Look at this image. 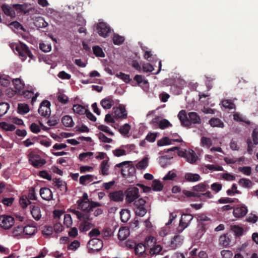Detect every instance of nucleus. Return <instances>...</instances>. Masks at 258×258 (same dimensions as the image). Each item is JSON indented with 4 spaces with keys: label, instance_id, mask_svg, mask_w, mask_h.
Instances as JSON below:
<instances>
[{
    "label": "nucleus",
    "instance_id": "obj_51",
    "mask_svg": "<svg viewBox=\"0 0 258 258\" xmlns=\"http://www.w3.org/2000/svg\"><path fill=\"white\" fill-rule=\"evenodd\" d=\"M238 169L244 175L249 176L251 174V168L249 166L239 167Z\"/></svg>",
    "mask_w": 258,
    "mask_h": 258
},
{
    "label": "nucleus",
    "instance_id": "obj_35",
    "mask_svg": "<svg viewBox=\"0 0 258 258\" xmlns=\"http://www.w3.org/2000/svg\"><path fill=\"white\" fill-rule=\"evenodd\" d=\"M73 110L75 113L80 115H83L85 114L87 109H86L85 107L81 105L75 104L73 106Z\"/></svg>",
    "mask_w": 258,
    "mask_h": 258
},
{
    "label": "nucleus",
    "instance_id": "obj_30",
    "mask_svg": "<svg viewBox=\"0 0 258 258\" xmlns=\"http://www.w3.org/2000/svg\"><path fill=\"white\" fill-rule=\"evenodd\" d=\"M209 123L212 127L223 128L224 126L223 121L218 118L212 117L209 120Z\"/></svg>",
    "mask_w": 258,
    "mask_h": 258
},
{
    "label": "nucleus",
    "instance_id": "obj_57",
    "mask_svg": "<svg viewBox=\"0 0 258 258\" xmlns=\"http://www.w3.org/2000/svg\"><path fill=\"white\" fill-rule=\"evenodd\" d=\"M112 234V231L110 228H106L104 229L101 233L102 237L104 239H107L110 237Z\"/></svg>",
    "mask_w": 258,
    "mask_h": 258
},
{
    "label": "nucleus",
    "instance_id": "obj_48",
    "mask_svg": "<svg viewBox=\"0 0 258 258\" xmlns=\"http://www.w3.org/2000/svg\"><path fill=\"white\" fill-rule=\"evenodd\" d=\"M112 40L115 45H120L124 42V38L118 34H114Z\"/></svg>",
    "mask_w": 258,
    "mask_h": 258
},
{
    "label": "nucleus",
    "instance_id": "obj_1",
    "mask_svg": "<svg viewBox=\"0 0 258 258\" xmlns=\"http://www.w3.org/2000/svg\"><path fill=\"white\" fill-rule=\"evenodd\" d=\"M11 47L15 53L19 55L23 61L26 59L27 56L31 59L34 57L28 47L23 43L12 44Z\"/></svg>",
    "mask_w": 258,
    "mask_h": 258
},
{
    "label": "nucleus",
    "instance_id": "obj_18",
    "mask_svg": "<svg viewBox=\"0 0 258 258\" xmlns=\"http://www.w3.org/2000/svg\"><path fill=\"white\" fill-rule=\"evenodd\" d=\"M114 101L113 97L111 96H109L102 99L101 101V105L102 107L105 109H108L112 107L114 104Z\"/></svg>",
    "mask_w": 258,
    "mask_h": 258
},
{
    "label": "nucleus",
    "instance_id": "obj_2",
    "mask_svg": "<svg viewBox=\"0 0 258 258\" xmlns=\"http://www.w3.org/2000/svg\"><path fill=\"white\" fill-rule=\"evenodd\" d=\"M130 161H124L115 165V167H122L121 169V174L123 177L133 176L136 173L134 166L128 165L124 167L123 166L128 164Z\"/></svg>",
    "mask_w": 258,
    "mask_h": 258
},
{
    "label": "nucleus",
    "instance_id": "obj_40",
    "mask_svg": "<svg viewBox=\"0 0 258 258\" xmlns=\"http://www.w3.org/2000/svg\"><path fill=\"white\" fill-rule=\"evenodd\" d=\"M185 158L188 162L191 164L195 163L197 160V156L194 151L187 153Z\"/></svg>",
    "mask_w": 258,
    "mask_h": 258
},
{
    "label": "nucleus",
    "instance_id": "obj_4",
    "mask_svg": "<svg viewBox=\"0 0 258 258\" xmlns=\"http://www.w3.org/2000/svg\"><path fill=\"white\" fill-rule=\"evenodd\" d=\"M146 203L144 199L140 198L133 203V209L137 216L143 217L146 214L147 210L145 208Z\"/></svg>",
    "mask_w": 258,
    "mask_h": 258
},
{
    "label": "nucleus",
    "instance_id": "obj_26",
    "mask_svg": "<svg viewBox=\"0 0 258 258\" xmlns=\"http://www.w3.org/2000/svg\"><path fill=\"white\" fill-rule=\"evenodd\" d=\"M197 221L202 225V228L205 230V222H208L207 224L211 223V219L204 214H200L197 215Z\"/></svg>",
    "mask_w": 258,
    "mask_h": 258
},
{
    "label": "nucleus",
    "instance_id": "obj_11",
    "mask_svg": "<svg viewBox=\"0 0 258 258\" xmlns=\"http://www.w3.org/2000/svg\"><path fill=\"white\" fill-rule=\"evenodd\" d=\"M113 117L116 119H125L127 113L124 106L119 105L117 107L113 108Z\"/></svg>",
    "mask_w": 258,
    "mask_h": 258
},
{
    "label": "nucleus",
    "instance_id": "obj_14",
    "mask_svg": "<svg viewBox=\"0 0 258 258\" xmlns=\"http://www.w3.org/2000/svg\"><path fill=\"white\" fill-rule=\"evenodd\" d=\"M109 197L111 201L118 202L123 200L124 194L122 190L115 191L109 194Z\"/></svg>",
    "mask_w": 258,
    "mask_h": 258
},
{
    "label": "nucleus",
    "instance_id": "obj_17",
    "mask_svg": "<svg viewBox=\"0 0 258 258\" xmlns=\"http://www.w3.org/2000/svg\"><path fill=\"white\" fill-rule=\"evenodd\" d=\"M188 119L190 123V126L191 124H200L201 119L197 113L195 112H190L188 113Z\"/></svg>",
    "mask_w": 258,
    "mask_h": 258
},
{
    "label": "nucleus",
    "instance_id": "obj_28",
    "mask_svg": "<svg viewBox=\"0 0 258 258\" xmlns=\"http://www.w3.org/2000/svg\"><path fill=\"white\" fill-rule=\"evenodd\" d=\"M31 213L33 218L38 221L41 218V209L38 206H33L31 210Z\"/></svg>",
    "mask_w": 258,
    "mask_h": 258
},
{
    "label": "nucleus",
    "instance_id": "obj_58",
    "mask_svg": "<svg viewBox=\"0 0 258 258\" xmlns=\"http://www.w3.org/2000/svg\"><path fill=\"white\" fill-rule=\"evenodd\" d=\"M171 144V140L167 137H164L157 142V145L158 146H163L164 145H170Z\"/></svg>",
    "mask_w": 258,
    "mask_h": 258
},
{
    "label": "nucleus",
    "instance_id": "obj_60",
    "mask_svg": "<svg viewBox=\"0 0 258 258\" xmlns=\"http://www.w3.org/2000/svg\"><path fill=\"white\" fill-rule=\"evenodd\" d=\"M222 184L218 182H215L211 184V188L215 193L218 192L222 189Z\"/></svg>",
    "mask_w": 258,
    "mask_h": 258
},
{
    "label": "nucleus",
    "instance_id": "obj_34",
    "mask_svg": "<svg viewBox=\"0 0 258 258\" xmlns=\"http://www.w3.org/2000/svg\"><path fill=\"white\" fill-rule=\"evenodd\" d=\"M12 82L15 89L18 91H20L24 89L25 84L20 79H13L12 80Z\"/></svg>",
    "mask_w": 258,
    "mask_h": 258
},
{
    "label": "nucleus",
    "instance_id": "obj_13",
    "mask_svg": "<svg viewBox=\"0 0 258 258\" xmlns=\"http://www.w3.org/2000/svg\"><path fill=\"white\" fill-rule=\"evenodd\" d=\"M88 244L91 247L90 249L93 251L98 252L103 246V241L99 238H93L89 242Z\"/></svg>",
    "mask_w": 258,
    "mask_h": 258
},
{
    "label": "nucleus",
    "instance_id": "obj_59",
    "mask_svg": "<svg viewBox=\"0 0 258 258\" xmlns=\"http://www.w3.org/2000/svg\"><path fill=\"white\" fill-rule=\"evenodd\" d=\"M148 165V161L147 158H143L141 161L139 162L136 166L139 169H143L145 168Z\"/></svg>",
    "mask_w": 258,
    "mask_h": 258
},
{
    "label": "nucleus",
    "instance_id": "obj_44",
    "mask_svg": "<svg viewBox=\"0 0 258 258\" xmlns=\"http://www.w3.org/2000/svg\"><path fill=\"white\" fill-rule=\"evenodd\" d=\"M172 126V124L166 119H163L158 123V126L161 130H164Z\"/></svg>",
    "mask_w": 258,
    "mask_h": 258
},
{
    "label": "nucleus",
    "instance_id": "obj_38",
    "mask_svg": "<svg viewBox=\"0 0 258 258\" xmlns=\"http://www.w3.org/2000/svg\"><path fill=\"white\" fill-rule=\"evenodd\" d=\"M238 184L243 187L250 188L252 186V182L249 179L242 178L239 180Z\"/></svg>",
    "mask_w": 258,
    "mask_h": 258
},
{
    "label": "nucleus",
    "instance_id": "obj_31",
    "mask_svg": "<svg viewBox=\"0 0 258 258\" xmlns=\"http://www.w3.org/2000/svg\"><path fill=\"white\" fill-rule=\"evenodd\" d=\"M61 122L66 127H72L74 125L72 118L70 115H65L61 118Z\"/></svg>",
    "mask_w": 258,
    "mask_h": 258
},
{
    "label": "nucleus",
    "instance_id": "obj_46",
    "mask_svg": "<svg viewBox=\"0 0 258 258\" xmlns=\"http://www.w3.org/2000/svg\"><path fill=\"white\" fill-rule=\"evenodd\" d=\"M162 249V248L160 245H156L152 248H149L148 253L151 255L157 254L159 253Z\"/></svg>",
    "mask_w": 258,
    "mask_h": 258
},
{
    "label": "nucleus",
    "instance_id": "obj_10",
    "mask_svg": "<svg viewBox=\"0 0 258 258\" xmlns=\"http://www.w3.org/2000/svg\"><path fill=\"white\" fill-rule=\"evenodd\" d=\"M149 241V240H148L146 238L144 244L143 243H139L137 244L135 249V254L136 255L138 254L140 256H142L144 254L149 255V247L147 245H148Z\"/></svg>",
    "mask_w": 258,
    "mask_h": 258
},
{
    "label": "nucleus",
    "instance_id": "obj_63",
    "mask_svg": "<svg viewBox=\"0 0 258 258\" xmlns=\"http://www.w3.org/2000/svg\"><path fill=\"white\" fill-rule=\"evenodd\" d=\"M53 231V228L52 226L46 225L43 227L42 233L43 235H50L52 234Z\"/></svg>",
    "mask_w": 258,
    "mask_h": 258
},
{
    "label": "nucleus",
    "instance_id": "obj_55",
    "mask_svg": "<svg viewBox=\"0 0 258 258\" xmlns=\"http://www.w3.org/2000/svg\"><path fill=\"white\" fill-rule=\"evenodd\" d=\"M20 204L21 205V207L24 209L26 208L28 205H30L31 204V202L30 200L27 198L25 197L24 196H22L20 199Z\"/></svg>",
    "mask_w": 258,
    "mask_h": 258
},
{
    "label": "nucleus",
    "instance_id": "obj_25",
    "mask_svg": "<svg viewBox=\"0 0 258 258\" xmlns=\"http://www.w3.org/2000/svg\"><path fill=\"white\" fill-rule=\"evenodd\" d=\"M54 183H55L54 186L57 188L59 189L62 192H66L67 190V183L58 178H54L53 179Z\"/></svg>",
    "mask_w": 258,
    "mask_h": 258
},
{
    "label": "nucleus",
    "instance_id": "obj_19",
    "mask_svg": "<svg viewBox=\"0 0 258 258\" xmlns=\"http://www.w3.org/2000/svg\"><path fill=\"white\" fill-rule=\"evenodd\" d=\"M247 213V209L245 206L236 207L233 210V215L235 217L240 218L244 216Z\"/></svg>",
    "mask_w": 258,
    "mask_h": 258
},
{
    "label": "nucleus",
    "instance_id": "obj_53",
    "mask_svg": "<svg viewBox=\"0 0 258 258\" xmlns=\"http://www.w3.org/2000/svg\"><path fill=\"white\" fill-rule=\"evenodd\" d=\"M81 222H92V218L91 217L89 212H86L85 213H82V216L79 219Z\"/></svg>",
    "mask_w": 258,
    "mask_h": 258
},
{
    "label": "nucleus",
    "instance_id": "obj_7",
    "mask_svg": "<svg viewBox=\"0 0 258 258\" xmlns=\"http://www.w3.org/2000/svg\"><path fill=\"white\" fill-rule=\"evenodd\" d=\"M96 29L98 35L103 38H106L111 32L110 27L104 22H100L97 24Z\"/></svg>",
    "mask_w": 258,
    "mask_h": 258
},
{
    "label": "nucleus",
    "instance_id": "obj_16",
    "mask_svg": "<svg viewBox=\"0 0 258 258\" xmlns=\"http://www.w3.org/2000/svg\"><path fill=\"white\" fill-rule=\"evenodd\" d=\"M178 117L181 122V124L185 127H189L190 123L188 121V116L185 110H182L179 111Z\"/></svg>",
    "mask_w": 258,
    "mask_h": 258
},
{
    "label": "nucleus",
    "instance_id": "obj_15",
    "mask_svg": "<svg viewBox=\"0 0 258 258\" xmlns=\"http://www.w3.org/2000/svg\"><path fill=\"white\" fill-rule=\"evenodd\" d=\"M40 195L44 200L50 201L52 200L53 194L49 188L42 187L40 190Z\"/></svg>",
    "mask_w": 258,
    "mask_h": 258
},
{
    "label": "nucleus",
    "instance_id": "obj_3",
    "mask_svg": "<svg viewBox=\"0 0 258 258\" xmlns=\"http://www.w3.org/2000/svg\"><path fill=\"white\" fill-rule=\"evenodd\" d=\"M77 203L78 204V209L88 212L93 211L94 208L101 206V204L99 203L92 201L90 202L77 201Z\"/></svg>",
    "mask_w": 258,
    "mask_h": 258
},
{
    "label": "nucleus",
    "instance_id": "obj_21",
    "mask_svg": "<svg viewBox=\"0 0 258 258\" xmlns=\"http://www.w3.org/2000/svg\"><path fill=\"white\" fill-rule=\"evenodd\" d=\"M34 92L32 90H25L23 91L22 95L25 98L29 99L31 98V103L32 105H33L34 103L36 101L37 97L39 95V93H36L34 95Z\"/></svg>",
    "mask_w": 258,
    "mask_h": 258
},
{
    "label": "nucleus",
    "instance_id": "obj_43",
    "mask_svg": "<svg viewBox=\"0 0 258 258\" xmlns=\"http://www.w3.org/2000/svg\"><path fill=\"white\" fill-rule=\"evenodd\" d=\"M0 127L7 131H13L16 128V126L14 124L6 122H0Z\"/></svg>",
    "mask_w": 258,
    "mask_h": 258
},
{
    "label": "nucleus",
    "instance_id": "obj_9",
    "mask_svg": "<svg viewBox=\"0 0 258 258\" xmlns=\"http://www.w3.org/2000/svg\"><path fill=\"white\" fill-rule=\"evenodd\" d=\"M193 217L191 214H183L179 221V226L177 230L179 232H182L184 229L186 228L192 220Z\"/></svg>",
    "mask_w": 258,
    "mask_h": 258
},
{
    "label": "nucleus",
    "instance_id": "obj_52",
    "mask_svg": "<svg viewBox=\"0 0 258 258\" xmlns=\"http://www.w3.org/2000/svg\"><path fill=\"white\" fill-rule=\"evenodd\" d=\"M130 130V125L125 123L120 127L119 131L121 135H126L129 133Z\"/></svg>",
    "mask_w": 258,
    "mask_h": 258
},
{
    "label": "nucleus",
    "instance_id": "obj_45",
    "mask_svg": "<svg viewBox=\"0 0 258 258\" xmlns=\"http://www.w3.org/2000/svg\"><path fill=\"white\" fill-rule=\"evenodd\" d=\"M201 143L202 146L209 148L212 145V142L210 138L203 137L201 138Z\"/></svg>",
    "mask_w": 258,
    "mask_h": 258
},
{
    "label": "nucleus",
    "instance_id": "obj_61",
    "mask_svg": "<svg viewBox=\"0 0 258 258\" xmlns=\"http://www.w3.org/2000/svg\"><path fill=\"white\" fill-rule=\"evenodd\" d=\"M97 136L99 140L102 142L110 143L112 141L111 139L107 138L104 134L101 132L98 134Z\"/></svg>",
    "mask_w": 258,
    "mask_h": 258
},
{
    "label": "nucleus",
    "instance_id": "obj_64",
    "mask_svg": "<svg viewBox=\"0 0 258 258\" xmlns=\"http://www.w3.org/2000/svg\"><path fill=\"white\" fill-rule=\"evenodd\" d=\"M24 227L22 226H18L15 227L13 231V233L15 236H18L22 233H24Z\"/></svg>",
    "mask_w": 258,
    "mask_h": 258
},
{
    "label": "nucleus",
    "instance_id": "obj_50",
    "mask_svg": "<svg viewBox=\"0 0 258 258\" xmlns=\"http://www.w3.org/2000/svg\"><path fill=\"white\" fill-rule=\"evenodd\" d=\"M9 108V104L8 103L2 102L0 103V116L5 115Z\"/></svg>",
    "mask_w": 258,
    "mask_h": 258
},
{
    "label": "nucleus",
    "instance_id": "obj_42",
    "mask_svg": "<svg viewBox=\"0 0 258 258\" xmlns=\"http://www.w3.org/2000/svg\"><path fill=\"white\" fill-rule=\"evenodd\" d=\"M223 106L229 110L235 109V105L234 103L230 100H224L222 101Z\"/></svg>",
    "mask_w": 258,
    "mask_h": 258
},
{
    "label": "nucleus",
    "instance_id": "obj_22",
    "mask_svg": "<svg viewBox=\"0 0 258 258\" xmlns=\"http://www.w3.org/2000/svg\"><path fill=\"white\" fill-rule=\"evenodd\" d=\"M182 241V239L181 236L175 235L171 239L169 246L172 249H175L181 244Z\"/></svg>",
    "mask_w": 258,
    "mask_h": 258
},
{
    "label": "nucleus",
    "instance_id": "obj_5",
    "mask_svg": "<svg viewBox=\"0 0 258 258\" xmlns=\"http://www.w3.org/2000/svg\"><path fill=\"white\" fill-rule=\"evenodd\" d=\"M30 163L36 168H39L46 163V161L34 151L29 153L28 155Z\"/></svg>",
    "mask_w": 258,
    "mask_h": 258
},
{
    "label": "nucleus",
    "instance_id": "obj_54",
    "mask_svg": "<svg viewBox=\"0 0 258 258\" xmlns=\"http://www.w3.org/2000/svg\"><path fill=\"white\" fill-rule=\"evenodd\" d=\"M230 239L225 235H221L219 238V243L223 246H227L229 244Z\"/></svg>",
    "mask_w": 258,
    "mask_h": 258
},
{
    "label": "nucleus",
    "instance_id": "obj_8",
    "mask_svg": "<svg viewBox=\"0 0 258 258\" xmlns=\"http://www.w3.org/2000/svg\"><path fill=\"white\" fill-rule=\"evenodd\" d=\"M50 102L47 100H43L40 104L38 109L39 113L42 116L48 117L51 113Z\"/></svg>",
    "mask_w": 258,
    "mask_h": 258
},
{
    "label": "nucleus",
    "instance_id": "obj_62",
    "mask_svg": "<svg viewBox=\"0 0 258 258\" xmlns=\"http://www.w3.org/2000/svg\"><path fill=\"white\" fill-rule=\"evenodd\" d=\"M72 222L71 215L70 214H65L63 218V224L66 225L67 227H69L72 225Z\"/></svg>",
    "mask_w": 258,
    "mask_h": 258
},
{
    "label": "nucleus",
    "instance_id": "obj_49",
    "mask_svg": "<svg viewBox=\"0 0 258 258\" xmlns=\"http://www.w3.org/2000/svg\"><path fill=\"white\" fill-rule=\"evenodd\" d=\"M93 177V175H89V174L81 176L79 179L80 183L82 185H85L86 182L92 181L93 180V179H92Z\"/></svg>",
    "mask_w": 258,
    "mask_h": 258
},
{
    "label": "nucleus",
    "instance_id": "obj_24",
    "mask_svg": "<svg viewBox=\"0 0 258 258\" xmlns=\"http://www.w3.org/2000/svg\"><path fill=\"white\" fill-rule=\"evenodd\" d=\"M184 179L187 182H196L201 179V176L197 173H186Z\"/></svg>",
    "mask_w": 258,
    "mask_h": 258
},
{
    "label": "nucleus",
    "instance_id": "obj_20",
    "mask_svg": "<svg viewBox=\"0 0 258 258\" xmlns=\"http://www.w3.org/2000/svg\"><path fill=\"white\" fill-rule=\"evenodd\" d=\"M24 234L28 236H24V238H28L30 236L33 235L37 231L36 226L28 225L24 227Z\"/></svg>",
    "mask_w": 258,
    "mask_h": 258
},
{
    "label": "nucleus",
    "instance_id": "obj_27",
    "mask_svg": "<svg viewBox=\"0 0 258 258\" xmlns=\"http://www.w3.org/2000/svg\"><path fill=\"white\" fill-rule=\"evenodd\" d=\"M130 234L129 229L126 227H121L119 229L118 232V238L120 240H125Z\"/></svg>",
    "mask_w": 258,
    "mask_h": 258
},
{
    "label": "nucleus",
    "instance_id": "obj_23",
    "mask_svg": "<svg viewBox=\"0 0 258 258\" xmlns=\"http://www.w3.org/2000/svg\"><path fill=\"white\" fill-rule=\"evenodd\" d=\"M2 9L5 15L11 18H14L16 16V13L14 9L7 4H3L2 6Z\"/></svg>",
    "mask_w": 258,
    "mask_h": 258
},
{
    "label": "nucleus",
    "instance_id": "obj_47",
    "mask_svg": "<svg viewBox=\"0 0 258 258\" xmlns=\"http://www.w3.org/2000/svg\"><path fill=\"white\" fill-rule=\"evenodd\" d=\"M152 187L154 191H161L162 190L163 186L160 181L154 180L152 182Z\"/></svg>",
    "mask_w": 258,
    "mask_h": 258
},
{
    "label": "nucleus",
    "instance_id": "obj_29",
    "mask_svg": "<svg viewBox=\"0 0 258 258\" xmlns=\"http://www.w3.org/2000/svg\"><path fill=\"white\" fill-rule=\"evenodd\" d=\"M107 160H103L100 164V172L101 174L104 176L108 175V158L107 157Z\"/></svg>",
    "mask_w": 258,
    "mask_h": 258
},
{
    "label": "nucleus",
    "instance_id": "obj_32",
    "mask_svg": "<svg viewBox=\"0 0 258 258\" xmlns=\"http://www.w3.org/2000/svg\"><path fill=\"white\" fill-rule=\"evenodd\" d=\"M34 25L38 28H45L48 26V23L41 17H38L34 21Z\"/></svg>",
    "mask_w": 258,
    "mask_h": 258
},
{
    "label": "nucleus",
    "instance_id": "obj_39",
    "mask_svg": "<svg viewBox=\"0 0 258 258\" xmlns=\"http://www.w3.org/2000/svg\"><path fill=\"white\" fill-rule=\"evenodd\" d=\"M93 53L97 57H104L105 53L103 52L102 49L98 45L93 47Z\"/></svg>",
    "mask_w": 258,
    "mask_h": 258
},
{
    "label": "nucleus",
    "instance_id": "obj_41",
    "mask_svg": "<svg viewBox=\"0 0 258 258\" xmlns=\"http://www.w3.org/2000/svg\"><path fill=\"white\" fill-rule=\"evenodd\" d=\"M29 111V107L27 104H19L18 107V112L21 114H24L28 113Z\"/></svg>",
    "mask_w": 258,
    "mask_h": 258
},
{
    "label": "nucleus",
    "instance_id": "obj_36",
    "mask_svg": "<svg viewBox=\"0 0 258 258\" xmlns=\"http://www.w3.org/2000/svg\"><path fill=\"white\" fill-rule=\"evenodd\" d=\"M120 219L122 222H126L130 218V211L127 209H122L120 212Z\"/></svg>",
    "mask_w": 258,
    "mask_h": 258
},
{
    "label": "nucleus",
    "instance_id": "obj_37",
    "mask_svg": "<svg viewBox=\"0 0 258 258\" xmlns=\"http://www.w3.org/2000/svg\"><path fill=\"white\" fill-rule=\"evenodd\" d=\"M209 188V186L206 182H202L198 184L195 186H194L192 188L194 191H205L208 188Z\"/></svg>",
    "mask_w": 258,
    "mask_h": 258
},
{
    "label": "nucleus",
    "instance_id": "obj_6",
    "mask_svg": "<svg viewBox=\"0 0 258 258\" xmlns=\"http://www.w3.org/2000/svg\"><path fill=\"white\" fill-rule=\"evenodd\" d=\"M125 200L127 203H132L135 202L136 200L138 199L139 195V190L137 187L134 186L128 188L126 190Z\"/></svg>",
    "mask_w": 258,
    "mask_h": 258
},
{
    "label": "nucleus",
    "instance_id": "obj_56",
    "mask_svg": "<svg viewBox=\"0 0 258 258\" xmlns=\"http://www.w3.org/2000/svg\"><path fill=\"white\" fill-rule=\"evenodd\" d=\"M143 82V77L141 75H137L134 77V80H132L131 84L132 86L139 85Z\"/></svg>",
    "mask_w": 258,
    "mask_h": 258
},
{
    "label": "nucleus",
    "instance_id": "obj_12",
    "mask_svg": "<svg viewBox=\"0 0 258 258\" xmlns=\"http://www.w3.org/2000/svg\"><path fill=\"white\" fill-rule=\"evenodd\" d=\"M14 223V218L10 216H0V226L5 229H10L13 225Z\"/></svg>",
    "mask_w": 258,
    "mask_h": 258
},
{
    "label": "nucleus",
    "instance_id": "obj_33",
    "mask_svg": "<svg viewBox=\"0 0 258 258\" xmlns=\"http://www.w3.org/2000/svg\"><path fill=\"white\" fill-rule=\"evenodd\" d=\"M94 225L92 222H81L79 226V230L81 232H85L90 230Z\"/></svg>",
    "mask_w": 258,
    "mask_h": 258
}]
</instances>
